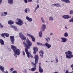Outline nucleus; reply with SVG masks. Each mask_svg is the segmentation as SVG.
<instances>
[{
	"label": "nucleus",
	"mask_w": 73,
	"mask_h": 73,
	"mask_svg": "<svg viewBox=\"0 0 73 73\" xmlns=\"http://www.w3.org/2000/svg\"><path fill=\"white\" fill-rule=\"evenodd\" d=\"M27 43L25 42V41H24L23 42V44L24 45V46L26 47L25 48V52L26 53V54H27V57L29 58H30V57H31V58H33V56L31 55V53H29V52H28V49L30 48V47L32 45V43L30 41L29 39H27L26 40Z\"/></svg>",
	"instance_id": "1"
},
{
	"label": "nucleus",
	"mask_w": 73,
	"mask_h": 73,
	"mask_svg": "<svg viewBox=\"0 0 73 73\" xmlns=\"http://www.w3.org/2000/svg\"><path fill=\"white\" fill-rule=\"evenodd\" d=\"M66 54V56L67 58H71L73 57V55H72L73 53L72 52L70 51H68V52H65Z\"/></svg>",
	"instance_id": "2"
},
{
	"label": "nucleus",
	"mask_w": 73,
	"mask_h": 73,
	"mask_svg": "<svg viewBox=\"0 0 73 73\" xmlns=\"http://www.w3.org/2000/svg\"><path fill=\"white\" fill-rule=\"evenodd\" d=\"M16 20L18 22H15L16 24L21 26L23 24V21L20 19H17Z\"/></svg>",
	"instance_id": "3"
},
{
	"label": "nucleus",
	"mask_w": 73,
	"mask_h": 73,
	"mask_svg": "<svg viewBox=\"0 0 73 73\" xmlns=\"http://www.w3.org/2000/svg\"><path fill=\"white\" fill-rule=\"evenodd\" d=\"M31 64L33 65L34 68H32L31 69V70L32 72H34V71H35L36 69V67H37L36 64H36L33 62H31Z\"/></svg>",
	"instance_id": "4"
},
{
	"label": "nucleus",
	"mask_w": 73,
	"mask_h": 73,
	"mask_svg": "<svg viewBox=\"0 0 73 73\" xmlns=\"http://www.w3.org/2000/svg\"><path fill=\"white\" fill-rule=\"evenodd\" d=\"M35 59V64H37L38 63V59H39V58L38 57V56L37 55H35L34 57Z\"/></svg>",
	"instance_id": "5"
},
{
	"label": "nucleus",
	"mask_w": 73,
	"mask_h": 73,
	"mask_svg": "<svg viewBox=\"0 0 73 73\" xmlns=\"http://www.w3.org/2000/svg\"><path fill=\"white\" fill-rule=\"evenodd\" d=\"M19 35H20V38H21L22 40H26V37L24 36L21 33H19Z\"/></svg>",
	"instance_id": "6"
},
{
	"label": "nucleus",
	"mask_w": 73,
	"mask_h": 73,
	"mask_svg": "<svg viewBox=\"0 0 73 73\" xmlns=\"http://www.w3.org/2000/svg\"><path fill=\"white\" fill-rule=\"evenodd\" d=\"M27 35L28 36H29V37H30L32 38V41H33V42H35V38L33 36L28 33L27 34Z\"/></svg>",
	"instance_id": "7"
},
{
	"label": "nucleus",
	"mask_w": 73,
	"mask_h": 73,
	"mask_svg": "<svg viewBox=\"0 0 73 73\" xmlns=\"http://www.w3.org/2000/svg\"><path fill=\"white\" fill-rule=\"evenodd\" d=\"M10 38L11 40V41L13 44H14V42H15V37L13 36H10Z\"/></svg>",
	"instance_id": "8"
},
{
	"label": "nucleus",
	"mask_w": 73,
	"mask_h": 73,
	"mask_svg": "<svg viewBox=\"0 0 73 73\" xmlns=\"http://www.w3.org/2000/svg\"><path fill=\"white\" fill-rule=\"evenodd\" d=\"M44 46L47 47L48 49H49L51 47V45L48 43L46 42L45 44L44 45Z\"/></svg>",
	"instance_id": "9"
},
{
	"label": "nucleus",
	"mask_w": 73,
	"mask_h": 73,
	"mask_svg": "<svg viewBox=\"0 0 73 73\" xmlns=\"http://www.w3.org/2000/svg\"><path fill=\"white\" fill-rule=\"evenodd\" d=\"M14 52L15 53H16L17 55H19L20 54V50L17 49Z\"/></svg>",
	"instance_id": "10"
},
{
	"label": "nucleus",
	"mask_w": 73,
	"mask_h": 73,
	"mask_svg": "<svg viewBox=\"0 0 73 73\" xmlns=\"http://www.w3.org/2000/svg\"><path fill=\"white\" fill-rule=\"evenodd\" d=\"M11 48L13 50L14 52H15V51L17 49V47L16 46H15L13 45H11Z\"/></svg>",
	"instance_id": "11"
},
{
	"label": "nucleus",
	"mask_w": 73,
	"mask_h": 73,
	"mask_svg": "<svg viewBox=\"0 0 73 73\" xmlns=\"http://www.w3.org/2000/svg\"><path fill=\"white\" fill-rule=\"evenodd\" d=\"M42 27L41 28V30L42 31H44L45 29H46V26L45 25H42Z\"/></svg>",
	"instance_id": "12"
},
{
	"label": "nucleus",
	"mask_w": 73,
	"mask_h": 73,
	"mask_svg": "<svg viewBox=\"0 0 73 73\" xmlns=\"http://www.w3.org/2000/svg\"><path fill=\"white\" fill-rule=\"evenodd\" d=\"M34 52L33 53L35 54L36 53V52L38 51V48H37L36 47H34L33 48Z\"/></svg>",
	"instance_id": "13"
},
{
	"label": "nucleus",
	"mask_w": 73,
	"mask_h": 73,
	"mask_svg": "<svg viewBox=\"0 0 73 73\" xmlns=\"http://www.w3.org/2000/svg\"><path fill=\"white\" fill-rule=\"evenodd\" d=\"M61 39H62V40L61 41V42H65L66 41H67V39L65 38H61Z\"/></svg>",
	"instance_id": "14"
},
{
	"label": "nucleus",
	"mask_w": 73,
	"mask_h": 73,
	"mask_svg": "<svg viewBox=\"0 0 73 73\" xmlns=\"http://www.w3.org/2000/svg\"><path fill=\"white\" fill-rule=\"evenodd\" d=\"M39 54L40 56L42 58H43V55L44 54V51L42 50H40L39 52Z\"/></svg>",
	"instance_id": "15"
},
{
	"label": "nucleus",
	"mask_w": 73,
	"mask_h": 73,
	"mask_svg": "<svg viewBox=\"0 0 73 73\" xmlns=\"http://www.w3.org/2000/svg\"><path fill=\"white\" fill-rule=\"evenodd\" d=\"M26 18L27 20H28L29 22H32V20H33L31 18H29V17L28 16H27L26 17Z\"/></svg>",
	"instance_id": "16"
},
{
	"label": "nucleus",
	"mask_w": 73,
	"mask_h": 73,
	"mask_svg": "<svg viewBox=\"0 0 73 73\" xmlns=\"http://www.w3.org/2000/svg\"><path fill=\"white\" fill-rule=\"evenodd\" d=\"M39 71L40 73H42L43 72V69L41 67V66L40 65L39 66Z\"/></svg>",
	"instance_id": "17"
},
{
	"label": "nucleus",
	"mask_w": 73,
	"mask_h": 73,
	"mask_svg": "<svg viewBox=\"0 0 73 73\" xmlns=\"http://www.w3.org/2000/svg\"><path fill=\"white\" fill-rule=\"evenodd\" d=\"M63 18H64V19H69V18H70V17H69V16L68 15H64L63 16Z\"/></svg>",
	"instance_id": "18"
},
{
	"label": "nucleus",
	"mask_w": 73,
	"mask_h": 73,
	"mask_svg": "<svg viewBox=\"0 0 73 73\" xmlns=\"http://www.w3.org/2000/svg\"><path fill=\"white\" fill-rule=\"evenodd\" d=\"M8 1L9 4H12L13 3V0H8Z\"/></svg>",
	"instance_id": "19"
},
{
	"label": "nucleus",
	"mask_w": 73,
	"mask_h": 73,
	"mask_svg": "<svg viewBox=\"0 0 73 73\" xmlns=\"http://www.w3.org/2000/svg\"><path fill=\"white\" fill-rule=\"evenodd\" d=\"M0 70H1L2 72H4V68L3 66H0Z\"/></svg>",
	"instance_id": "20"
},
{
	"label": "nucleus",
	"mask_w": 73,
	"mask_h": 73,
	"mask_svg": "<svg viewBox=\"0 0 73 73\" xmlns=\"http://www.w3.org/2000/svg\"><path fill=\"white\" fill-rule=\"evenodd\" d=\"M8 23L9 24V25H12L14 24V22L12 21L9 20V21L8 22Z\"/></svg>",
	"instance_id": "21"
},
{
	"label": "nucleus",
	"mask_w": 73,
	"mask_h": 73,
	"mask_svg": "<svg viewBox=\"0 0 73 73\" xmlns=\"http://www.w3.org/2000/svg\"><path fill=\"white\" fill-rule=\"evenodd\" d=\"M0 43L1 45H4V41L2 39H0Z\"/></svg>",
	"instance_id": "22"
},
{
	"label": "nucleus",
	"mask_w": 73,
	"mask_h": 73,
	"mask_svg": "<svg viewBox=\"0 0 73 73\" xmlns=\"http://www.w3.org/2000/svg\"><path fill=\"white\" fill-rule=\"evenodd\" d=\"M62 1L65 2V3H69L70 2V1L69 0H61Z\"/></svg>",
	"instance_id": "23"
},
{
	"label": "nucleus",
	"mask_w": 73,
	"mask_h": 73,
	"mask_svg": "<svg viewBox=\"0 0 73 73\" xmlns=\"http://www.w3.org/2000/svg\"><path fill=\"white\" fill-rule=\"evenodd\" d=\"M52 5H54V6H56V7H60V5L58 3H56V4H53Z\"/></svg>",
	"instance_id": "24"
},
{
	"label": "nucleus",
	"mask_w": 73,
	"mask_h": 73,
	"mask_svg": "<svg viewBox=\"0 0 73 73\" xmlns=\"http://www.w3.org/2000/svg\"><path fill=\"white\" fill-rule=\"evenodd\" d=\"M11 27L13 28L16 31H17V27L16 26L12 25L11 26Z\"/></svg>",
	"instance_id": "25"
},
{
	"label": "nucleus",
	"mask_w": 73,
	"mask_h": 73,
	"mask_svg": "<svg viewBox=\"0 0 73 73\" xmlns=\"http://www.w3.org/2000/svg\"><path fill=\"white\" fill-rule=\"evenodd\" d=\"M1 35L2 37H3L4 38H5V33L3 34H1Z\"/></svg>",
	"instance_id": "26"
},
{
	"label": "nucleus",
	"mask_w": 73,
	"mask_h": 73,
	"mask_svg": "<svg viewBox=\"0 0 73 73\" xmlns=\"http://www.w3.org/2000/svg\"><path fill=\"white\" fill-rule=\"evenodd\" d=\"M42 32L40 31L39 33V37H42Z\"/></svg>",
	"instance_id": "27"
},
{
	"label": "nucleus",
	"mask_w": 73,
	"mask_h": 73,
	"mask_svg": "<svg viewBox=\"0 0 73 73\" xmlns=\"http://www.w3.org/2000/svg\"><path fill=\"white\" fill-rule=\"evenodd\" d=\"M29 12V9H26L25 10V13H28V10Z\"/></svg>",
	"instance_id": "28"
},
{
	"label": "nucleus",
	"mask_w": 73,
	"mask_h": 73,
	"mask_svg": "<svg viewBox=\"0 0 73 73\" xmlns=\"http://www.w3.org/2000/svg\"><path fill=\"white\" fill-rule=\"evenodd\" d=\"M5 33V36H6V37H8L9 36V34L6 33Z\"/></svg>",
	"instance_id": "29"
},
{
	"label": "nucleus",
	"mask_w": 73,
	"mask_h": 73,
	"mask_svg": "<svg viewBox=\"0 0 73 73\" xmlns=\"http://www.w3.org/2000/svg\"><path fill=\"white\" fill-rule=\"evenodd\" d=\"M50 38L49 37H47V38H46V40L47 41V42H48L49 41H48V40H50Z\"/></svg>",
	"instance_id": "30"
},
{
	"label": "nucleus",
	"mask_w": 73,
	"mask_h": 73,
	"mask_svg": "<svg viewBox=\"0 0 73 73\" xmlns=\"http://www.w3.org/2000/svg\"><path fill=\"white\" fill-rule=\"evenodd\" d=\"M37 45H41L42 46H43V45H44V44L42 43H38V42H37Z\"/></svg>",
	"instance_id": "31"
},
{
	"label": "nucleus",
	"mask_w": 73,
	"mask_h": 73,
	"mask_svg": "<svg viewBox=\"0 0 73 73\" xmlns=\"http://www.w3.org/2000/svg\"><path fill=\"white\" fill-rule=\"evenodd\" d=\"M64 36L65 37H68V33H64Z\"/></svg>",
	"instance_id": "32"
},
{
	"label": "nucleus",
	"mask_w": 73,
	"mask_h": 73,
	"mask_svg": "<svg viewBox=\"0 0 73 73\" xmlns=\"http://www.w3.org/2000/svg\"><path fill=\"white\" fill-rule=\"evenodd\" d=\"M49 20H50L52 21L53 20V17H50L49 18Z\"/></svg>",
	"instance_id": "33"
},
{
	"label": "nucleus",
	"mask_w": 73,
	"mask_h": 73,
	"mask_svg": "<svg viewBox=\"0 0 73 73\" xmlns=\"http://www.w3.org/2000/svg\"><path fill=\"white\" fill-rule=\"evenodd\" d=\"M41 20L43 23H45V21H44V19H43V18L42 17H41Z\"/></svg>",
	"instance_id": "34"
},
{
	"label": "nucleus",
	"mask_w": 73,
	"mask_h": 73,
	"mask_svg": "<svg viewBox=\"0 0 73 73\" xmlns=\"http://www.w3.org/2000/svg\"><path fill=\"white\" fill-rule=\"evenodd\" d=\"M72 72H70L69 73V72L68 71V70H66V73H73V71H72Z\"/></svg>",
	"instance_id": "35"
},
{
	"label": "nucleus",
	"mask_w": 73,
	"mask_h": 73,
	"mask_svg": "<svg viewBox=\"0 0 73 73\" xmlns=\"http://www.w3.org/2000/svg\"><path fill=\"white\" fill-rule=\"evenodd\" d=\"M9 70L10 71V72H13V68H10Z\"/></svg>",
	"instance_id": "36"
},
{
	"label": "nucleus",
	"mask_w": 73,
	"mask_h": 73,
	"mask_svg": "<svg viewBox=\"0 0 73 73\" xmlns=\"http://www.w3.org/2000/svg\"><path fill=\"white\" fill-rule=\"evenodd\" d=\"M69 21L71 23L73 22V18H72L71 19H70Z\"/></svg>",
	"instance_id": "37"
},
{
	"label": "nucleus",
	"mask_w": 73,
	"mask_h": 73,
	"mask_svg": "<svg viewBox=\"0 0 73 73\" xmlns=\"http://www.w3.org/2000/svg\"><path fill=\"white\" fill-rule=\"evenodd\" d=\"M0 27L1 28H3V25H1V23H0Z\"/></svg>",
	"instance_id": "38"
},
{
	"label": "nucleus",
	"mask_w": 73,
	"mask_h": 73,
	"mask_svg": "<svg viewBox=\"0 0 73 73\" xmlns=\"http://www.w3.org/2000/svg\"><path fill=\"white\" fill-rule=\"evenodd\" d=\"M4 14H5V15H4V16H6V15H7L8 14V13L7 12H4Z\"/></svg>",
	"instance_id": "39"
},
{
	"label": "nucleus",
	"mask_w": 73,
	"mask_h": 73,
	"mask_svg": "<svg viewBox=\"0 0 73 73\" xmlns=\"http://www.w3.org/2000/svg\"><path fill=\"white\" fill-rule=\"evenodd\" d=\"M70 14H73V11L72 10L70 12Z\"/></svg>",
	"instance_id": "40"
},
{
	"label": "nucleus",
	"mask_w": 73,
	"mask_h": 73,
	"mask_svg": "<svg viewBox=\"0 0 73 73\" xmlns=\"http://www.w3.org/2000/svg\"><path fill=\"white\" fill-rule=\"evenodd\" d=\"M14 56H15L16 58H17V54L15 53L14 54Z\"/></svg>",
	"instance_id": "41"
},
{
	"label": "nucleus",
	"mask_w": 73,
	"mask_h": 73,
	"mask_svg": "<svg viewBox=\"0 0 73 73\" xmlns=\"http://www.w3.org/2000/svg\"><path fill=\"white\" fill-rule=\"evenodd\" d=\"M23 56H25V52H24V51H23Z\"/></svg>",
	"instance_id": "42"
},
{
	"label": "nucleus",
	"mask_w": 73,
	"mask_h": 73,
	"mask_svg": "<svg viewBox=\"0 0 73 73\" xmlns=\"http://www.w3.org/2000/svg\"><path fill=\"white\" fill-rule=\"evenodd\" d=\"M56 63H57V62H58V59H56Z\"/></svg>",
	"instance_id": "43"
},
{
	"label": "nucleus",
	"mask_w": 73,
	"mask_h": 73,
	"mask_svg": "<svg viewBox=\"0 0 73 73\" xmlns=\"http://www.w3.org/2000/svg\"><path fill=\"white\" fill-rule=\"evenodd\" d=\"M24 1L26 3H28V1H27V0H25Z\"/></svg>",
	"instance_id": "44"
},
{
	"label": "nucleus",
	"mask_w": 73,
	"mask_h": 73,
	"mask_svg": "<svg viewBox=\"0 0 73 73\" xmlns=\"http://www.w3.org/2000/svg\"><path fill=\"white\" fill-rule=\"evenodd\" d=\"M28 2H31L32 1V0H28Z\"/></svg>",
	"instance_id": "45"
},
{
	"label": "nucleus",
	"mask_w": 73,
	"mask_h": 73,
	"mask_svg": "<svg viewBox=\"0 0 73 73\" xmlns=\"http://www.w3.org/2000/svg\"><path fill=\"white\" fill-rule=\"evenodd\" d=\"M25 72L26 73H27V70L25 69Z\"/></svg>",
	"instance_id": "46"
},
{
	"label": "nucleus",
	"mask_w": 73,
	"mask_h": 73,
	"mask_svg": "<svg viewBox=\"0 0 73 73\" xmlns=\"http://www.w3.org/2000/svg\"><path fill=\"white\" fill-rule=\"evenodd\" d=\"M39 5H37V6L36 7H37L38 8H39Z\"/></svg>",
	"instance_id": "47"
},
{
	"label": "nucleus",
	"mask_w": 73,
	"mask_h": 73,
	"mask_svg": "<svg viewBox=\"0 0 73 73\" xmlns=\"http://www.w3.org/2000/svg\"><path fill=\"white\" fill-rule=\"evenodd\" d=\"M2 2V0H0V4H1Z\"/></svg>",
	"instance_id": "48"
},
{
	"label": "nucleus",
	"mask_w": 73,
	"mask_h": 73,
	"mask_svg": "<svg viewBox=\"0 0 73 73\" xmlns=\"http://www.w3.org/2000/svg\"><path fill=\"white\" fill-rule=\"evenodd\" d=\"M73 64H72L71 65V68H73Z\"/></svg>",
	"instance_id": "49"
},
{
	"label": "nucleus",
	"mask_w": 73,
	"mask_h": 73,
	"mask_svg": "<svg viewBox=\"0 0 73 73\" xmlns=\"http://www.w3.org/2000/svg\"><path fill=\"white\" fill-rule=\"evenodd\" d=\"M37 9H38V8L37 7H36V9H35V11H36V10H37Z\"/></svg>",
	"instance_id": "50"
},
{
	"label": "nucleus",
	"mask_w": 73,
	"mask_h": 73,
	"mask_svg": "<svg viewBox=\"0 0 73 73\" xmlns=\"http://www.w3.org/2000/svg\"><path fill=\"white\" fill-rule=\"evenodd\" d=\"M39 66H40H40H41V63H40V62L39 63Z\"/></svg>",
	"instance_id": "51"
},
{
	"label": "nucleus",
	"mask_w": 73,
	"mask_h": 73,
	"mask_svg": "<svg viewBox=\"0 0 73 73\" xmlns=\"http://www.w3.org/2000/svg\"><path fill=\"white\" fill-rule=\"evenodd\" d=\"M65 28H66V29H68V28L66 27V26H65Z\"/></svg>",
	"instance_id": "52"
},
{
	"label": "nucleus",
	"mask_w": 73,
	"mask_h": 73,
	"mask_svg": "<svg viewBox=\"0 0 73 73\" xmlns=\"http://www.w3.org/2000/svg\"><path fill=\"white\" fill-rule=\"evenodd\" d=\"M53 35V33H51L50 34V35Z\"/></svg>",
	"instance_id": "53"
},
{
	"label": "nucleus",
	"mask_w": 73,
	"mask_h": 73,
	"mask_svg": "<svg viewBox=\"0 0 73 73\" xmlns=\"http://www.w3.org/2000/svg\"><path fill=\"white\" fill-rule=\"evenodd\" d=\"M5 73H8V72H5Z\"/></svg>",
	"instance_id": "54"
},
{
	"label": "nucleus",
	"mask_w": 73,
	"mask_h": 73,
	"mask_svg": "<svg viewBox=\"0 0 73 73\" xmlns=\"http://www.w3.org/2000/svg\"><path fill=\"white\" fill-rule=\"evenodd\" d=\"M3 14H2L1 16H3Z\"/></svg>",
	"instance_id": "55"
},
{
	"label": "nucleus",
	"mask_w": 73,
	"mask_h": 73,
	"mask_svg": "<svg viewBox=\"0 0 73 73\" xmlns=\"http://www.w3.org/2000/svg\"><path fill=\"white\" fill-rule=\"evenodd\" d=\"M53 62V61H51V62Z\"/></svg>",
	"instance_id": "56"
},
{
	"label": "nucleus",
	"mask_w": 73,
	"mask_h": 73,
	"mask_svg": "<svg viewBox=\"0 0 73 73\" xmlns=\"http://www.w3.org/2000/svg\"><path fill=\"white\" fill-rule=\"evenodd\" d=\"M72 70H73V68H72Z\"/></svg>",
	"instance_id": "57"
},
{
	"label": "nucleus",
	"mask_w": 73,
	"mask_h": 73,
	"mask_svg": "<svg viewBox=\"0 0 73 73\" xmlns=\"http://www.w3.org/2000/svg\"><path fill=\"white\" fill-rule=\"evenodd\" d=\"M46 62H47V61H46Z\"/></svg>",
	"instance_id": "58"
}]
</instances>
